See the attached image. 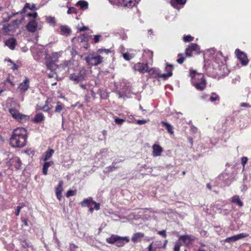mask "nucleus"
Instances as JSON below:
<instances>
[{
	"label": "nucleus",
	"instance_id": "1",
	"mask_svg": "<svg viewBox=\"0 0 251 251\" xmlns=\"http://www.w3.org/2000/svg\"><path fill=\"white\" fill-rule=\"evenodd\" d=\"M27 131L24 127L14 129L10 138V144L13 148H23L27 144Z\"/></svg>",
	"mask_w": 251,
	"mask_h": 251
},
{
	"label": "nucleus",
	"instance_id": "2",
	"mask_svg": "<svg viewBox=\"0 0 251 251\" xmlns=\"http://www.w3.org/2000/svg\"><path fill=\"white\" fill-rule=\"evenodd\" d=\"M189 76L191 78L192 85L197 90L203 91L205 88L207 83L203 74L199 73L195 70H190Z\"/></svg>",
	"mask_w": 251,
	"mask_h": 251
},
{
	"label": "nucleus",
	"instance_id": "3",
	"mask_svg": "<svg viewBox=\"0 0 251 251\" xmlns=\"http://www.w3.org/2000/svg\"><path fill=\"white\" fill-rule=\"evenodd\" d=\"M20 105L17 104L16 106L10 107L8 109L9 112L12 118L19 122L23 124L29 120V116L23 114L19 112Z\"/></svg>",
	"mask_w": 251,
	"mask_h": 251
},
{
	"label": "nucleus",
	"instance_id": "4",
	"mask_svg": "<svg viewBox=\"0 0 251 251\" xmlns=\"http://www.w3.org/2000/svg\"><path fill=\"white\" fill-rule=\"evenodd\" d=\"M36 9V5L34 4H30L29 3H26L25 4L23 8L20 11L15 12V13H11L9 14L7 12L4 13L2 14V18L3 19L5 22L8 21L10 19H11L14 16L18 15V14H24L25 13L27 9H29L31 10H34Z\"/></svg>",
	"mask_w": 251,
	"mask_h": 251
},
{
	"label": "nucleus",
	"instance_id": "5",
	"mask_svg": "<svg viewBox=\"0 0 251 251\" xmlns=\"http://www.w3.org/2000/svg\"><path fill=\"white\" fill-rule=\"evenodd\" d=\"M103 57L96 53H90L85 57L87 63L90 66H98L103 62Z\"/></svg>",
	"mask_w": 251,
	"mask_h": 251
},
{
	"label": "nucleus",
	"instance_id": "6",
	"mask_svg": "<svg viewBox=\"0 0 251 251\" xmlns=\"http://www.w3.org/2000/svg\"><path fill=\"white\" fill-rule=\"evenodd\" d=\"M87 72L86 69L82 68L79 70L78 73L71 74L69 76V79L75 83H78L85 79L87 76Z\"/></svg>",
	"mask_w": 251,
	"mask_h": 251
},
{
	"label": "nucleus",
	"instance_id": "7",
	"mask_svg": "<svg viewBox=\"0 0 251 251\" xmlns=\"http://www.w3.org/2000/svg\"><path fill=\"white\" fill-rule=\"evenodd\" d=\"M109 1L113 5L131 8L138 4L140 0H109Z\"/></svg>",
	"mask_w": 251,
	"mask_h": 251
},
{
	"label": "nucleus",
	"instance_id": "8",
	"mask_svg": "<svg viewBox=\"0 0 251 251\" xmlns=\"http://www.w3.org/2000/svg\"><path fill=\"white\" fill-rule=\"evenodd\" d=\"M200 52V49L199 46L197 44L191 43L186 48L185 55L187 57H190L192 56L193 52L196 54H199Z\"/></svg>",
	"mask_w": 251,
	"mask_h": 251
},
{
	"label": "nucleus",
	"instance_id": "9",
	"mask_svg": "<svg viewBox=\"0 0 251 251\" xmlns=\"http://www.w3.org/2000/svg\"><path fill=\"white\" fill-rule=\"evenodd\" d=\"M148 68H149V65L148 63H145L138 62L134 64L133 67V70L135 72H138L140 74H144L145 73H147V70Z\"/></svg>",
	"mask_w": 251,
	"mask_h": 251
},
{
	"label": "nucleus",
	"instance_id": "10",
	"mask_svg": "<svg viewBox=\"0 0 251 251\" xmlns=\"http://www.w3.org/2000/svg\"><path fill=\"white\" fill-rule=\"evenodd\" d=\"M56 62H54L53 61H51L50 60V59L46 58V65L48 70H50L52 73V75L49 74V76L50 77H53L54 75H56L55 73V71L57 68V65L56 64Z\"/></svg>",
	"mask_w": 251,
	"mask_h": 251
},
{
	"label": "nucleus",
	"instance_id": "11",
	"mask_svg": "<svg viewBox=\"0 0 251 251\" xmlns=\"http://www.w3.org/2000/svg\"><path fill=\"white\" fill-rule=\"evenodd\" d=\"M153 52L149 50H145L143 53V60L149 65L153 62Z\"/></svg>",
	"mask_w": 251,
	"mask_h": 251
},
{
	"label": "nucleus",
	"instance_id": "12",
	"mask_svg": "<svg viewBox=\"0 0 251 251\" xmlns=\"http://www.w3.org/2000/svg\"><path fill=\"white\" fill-rule=\"evenodd\" d=\"M235 53L237 58L239 59L243 65H246L248 64L249 60L246 53L241 51L239 49H236L235 50Z\"/></svg>",
	"mask_w": 251,
	"mask_h": 251
},
{
	"label": "nucleus",
	"instance_id": "13",
	"mask_svg": "<svg viewBox=\"0 0 251 251\" xmlns=\"http://www.w3.org/2000/svg\"><path fill=\"white\" fill-rule=\"evenodd\" d=\"M170 67L171 69L174 68V66L172 64H170L168 63H166V71L167 72L166 74H157V77L159 78H163L164 80L167 79L169 77L173 75L172 69L168 70L167 68Z\"/></svg>",
	"mask_w": 251,
	"mask_h": 251
},
{
	"label": "nucleus",
	"instance_id": "14",
	"mask_svg": "<svg viewBox=\"0 0 251 251\" xmlns=\"http://www.w3.org/2000/svg\"><path fill=\"white\" fill-rule=\"evenodd\" d=\"M249 234L247 233H242L237 235H234L231 237H227L225 239L224 242L226 243H230L232 242H235L240 239L246 237L248 236Z\"/></svg>",
	"mask_w": 251,
	"mask_h": 251
},
{
	"label": "nucleus",
	"instance_id": "15",
	"mask_svg": "<svg viewBox=\"0 0 251 251\" xmlns=\"http://www.w3.org/2000/svg\"><path fill=\"white\" fill-rule=\"evenodd\" d=\"M26 28L28 31L32 33L35 32L37 28V23L36 20L35 19L30 20L27 24Z\"/></svg>",
	"mask_w": 251,
	"mask_h": 251
},
{
	"label": "nucleus",
	"instance_id": "16",
	"mask_svg": "<svg viewBox=\"0 0 251 251\" xmlns=\"http://www.w3.org/2000/svg\"><path fill=\"white\" fill-rule=\"evenodd\" d=\"M29 80L28 78L25 77L24 81L21 83L19 86L18 89L22 92H25L29 87Z\"/></svg>",
	"mask_w": 251,
	"mask_h": 251
},
{
	"label": "nucleus",
	"instance_id": "17",
	"mask_svg": "<svg viewBox=\"0 0 251 251\" xmlns=\"http://www.w3.org/2000/svg\"><path fill=\"white\" fill-rule=\"evenodd\" d=\"M63 182L62 180H60L57 186L55 188V194L57 198L60 201L62 196V192L63 191Z\"/></svg>",
	"mask_w": 251,
	"mask_h": 251
},
{
	"label": "nucleus",
	"instance_id": "18",
	"mask_svg": "<svg viewBox=\"0 0 251 251\" xmlns=\"http://www.w3.org/2000/svg\"><path fill=\"white\" fill-rule=\"evenodd\" d=\"M5 44L9 49L13 50L15 49V47L17 44V42L15 38L12 37L6 40L5 42Z\"/></svg>",
	"mask_w": 251,
	"mask_h": 251
},
{
	"label": "nucleus",
	"instance_id": "19",
	"mask_svg": "<svg viewBox=\"0 0 251 251\" xmlns=\"http://www.w3.org/2000/svg\"><path fill=\"white\" fill-rule=\"evenodd\" d=\"M51 99L48 98L45 101V104L44 106H41L37 105L36 109L37 110H43L45 112H49L51 109V108L49 106V103L50 102Z\"/></svg>",
	"mask_w": 251,
	"mask_h": 251
},
{
	"label": "nucleus",
	"instance_id": "20",
	"mask_svg": "<svg viewBox=\"0 0 251 251\" xmlns=\"http://www.w3.org/2000/svg\"><path fill=\"white\" fill-rule=\"evenodd\" d=\"M163 149L162 147L158 144H154L152 146V155L153 156H160Z\"/></svg>",
	"mask_w": 251,
	"mask_h": 251
},
{
	"label": "nucleus",
	"instance_id": "21",
	"mask_svg": "<svg viewBox=\"0 0 251 251\" xmlns=\"http://www.w3.org/2000/svg\"><path fill=\"white\" fill-rule=\"evenodd\" d=\"M20 15V18L13 20L11 24H10L14 29L18 28L20 25L25 20V16L23 14Z\"/></svg>",
	"mask_w": 251,
	"mask_h": 251
},
{
	"label": "nucleus",
	"instance_id": "22",
	"mask_svg": "<svg viewBox=\"0 0 251 251\" xmlns=\"http://www.w3.org/2000/svg\"><path fill=\"white\" fill-rule=\"evenodd\" d=\"M129 242V239L128 237L120 236L115 245L118 247H122L125 246L126 243H128Z\"/></svg>",
	"mask_w": 251,
	"mask_h": 251
},
{
	"label": "nucleus",
	"instance_id": "23",
	"mask_svg": "<svg viewBox=\"0 0 251 251\" xmlns=\"http://www.w3.org/2000/svg\"><path fill=\"white\" fill-rule=\"evenodd\" d=\"M179 240L185 243L189 244L190 242L194 241L195 237L191 235H181L179 237Z\"/></svg>",
	"mask_w": 251,
	"mask_h": 251
},
{
	"label": "nucleus",
	"instance_id": "24",
	"mask_svg": "<svg viewBox=\"0 0 251 251\" xmlns=\"http://www.w3.org/2000/svg\"><path fill=\"white\" fill-rule=\"evenodd\" d=\"M144 237V233L142 232H136L134 233L131 238V241L133 243H137L141 241L142 239Z\"/></svg>",
	"mask_w": 251,
	"mask_h": 251
},
{
	"label": "nucleus",
	"instance_id": "25",
	"mask_svg": "<svg viewBox=\"0 0 251 251\" xmlns=\"http://www.w3.org/2000/svg\"><path fill=\"white\" fill-rule=\"evenodd\" d=\"M61 54L62 53L61 51L53 52L51 54V55L49 56H46V58L50 59V60L51 61L52 60L54 62H57L59 57L61 56Z\"/></svg>",
	"mask_w": 251,
	"mask_h": 251
},
{
	"label": "nucleus",
	"instance_id": "26",
	"mask_svg": "<svg viewBox=\"0 0 251 251\" xmlns=\"http://www.w3.org/2000/svg\"><path fill=\"white\" fill-rule=\"evenodd\" d=\"M71 29L69 27L65 25H62L60 26L61 34L67 36L71 34Z\"/></svg>",
	"mask_w": 251,
	"mask_h": 251
},
{
	"label": "nucleus",
	"instance_id": "27",
	"mask_svg": "<svg viewBox=\"0 0 251 251\" xmlns=\"http://www.w3.org/2000/svg\"><path fill=\"white\" fill-rule=\"evenodd\" d=\"M119 237L120 236L117 235L112 234L110 237L106 238V241L107 243L110 244H116Z\"/></svg>",
	"mask_w": 251,
	"mask_h": 251
},
{
	"label": "nucleus",
	"instance_id": "28",
	"mask_svg": "<svg viewBox=\"0 0 251 251\" xmlns=\"http://www.w3.org/2000/svg\"><path fill=\"white\" fill-rule=\"evenodd\" d=\"M186 2V0H171L170 3L174 8H176L178 5H183Z\"/></svg>",
	"mask_w": 251,
	"mask_h": 251
},
{
	"label": "nucleus",
	"instance_id": "29",
	"mask_svg": "<svg viewBox=\"0 0 251 251\" xmlns=\"http://www.w3.org/2000/svg\"><path fill=\"white\" fill-rule=\"evenodd\" d=\"M44 120L45 117L42 113H37L35 115L32 121L34 123H39L43 121Z\"/></svg>",
	"mask_w": 251,
	"mask_h": 251
},
{
	"label": "nucleus",
	"instance_id": "30",
	"mask_svg": "<svg viewBox=\"0 0 251 251\" xmlns=\"http://www.w3.org/2000/svg\"><path fill=\"white\" fill-rule=\"evenodd\" d=\"M54 152L53 149H49L45 152V156L43 157V160L46 161L50 159Z\"/></svg>",
	"mask_w": 251,
	"mask_h": 251
},
{
	"label": "nucleus",
	"instance_id": "31",
	"mask_svg": "<svg viewBox=\"0 0 251 251\" xmlns=\"http://www.w3.org/2000/svg\"><path fill=\"white\" fill-rule=\"evenodd\" d=\"M54 164L53 161H50L48 162H46L43 165V174L44 175H47L48 174V168L51 166L52 165Z\"/></svg>",
	"mask_w": 251,
	"mask_h": 251
},
{
	"label": "nucleus",
	"instance_id": "32",
	"mask_svg": "<svg viewBox=\"0 0 251 251\" xmlns=\"http://www.w3.org/2000/svg\"><path fill=\"white\" fill-rule=\"evenodd\" d=\"M161 123L164 126L166 127V129L170 134H174V132L173 131V127L170 124L164 121H162Z\"/></svg>",
	"mask_w": 251,
	"mask_h": 251
},
{
	"label": "nucleus",
	"instance_id": "33",
	"mask_svg": "<svg viewBox=\"0 0 251 251\" xmlns=\"http://www.w3.org/2000/svg\"><path fill=\"white\" fill-rule=\"evenodd\" d=\"M73 64V61L72 60H66L61 64V66L64 70H68L72 66Z\"/></svg>",
	"mask_w": 251,
	"mask_h": 251
},
{
	"label": "nucleus",
	"instance_id": "34",
	"mask_svg": "<svg viewBox=\"0 0 251 251\" xmlns=\"http://www.w3.org/2000/svg\"><path fill=\"white\" fill-rule=\"evenodd\" d=\"M231 202L237 203L240 207L243 206V202L241 201L239 196L238 195H235L232 198Z\"/></svg>",
	"mask_w": 251,
	"mask_h": 251
},
{
	"label": "nucleus",
	"instance_id": "35",
	"mask_svg": "<svg viewBox=\"0 0 251 251\" xmlns=\"http://www.w3.org/2000/svg\"><path fill=\"white\" fill-rule=\"evenodd\" d=\"M12 162L14 164L16 170H19L21 169L22 166V161L19 157H16L13 159Z\"/></svg>",
	"mask_w": 251,
	"mask_h": 251
},
{
	"label": "nucleus",
	"instance_id": "36",
	"mask_svg": "<svg viewBox=\"0 0 251 251\" xmlns=\"http://www.w3.org/2000/svg\"><path fill=\"white\" fill-rule=\"evenodd\" d=\"M65 108V105L61 101H58L57 105L55 106L54 112L55 113H60L61 110H63Z\"/></svg>",
	"mask_w": 251,
	"mask_h": 251
},
{
	"label": "nucleus",
	"instance_id": "37",
	"mask_svg": "<svg viewBox=\"0 0 251 251\" xmlns=\"http://www.w3.org/2000/svg\"><path fill=\"white\" fill-rule=\"evenodd\" d=\"M14 30L11 24L7 25H4L1 28V31L5 34H8L9 31Z\"/></svg>",
	"mask_w": 251,
	"mask_h": 251
},
{
	"label": "nucleus",
	"instance_id": "38",
	"mask_svg": "<svg viewBox=\"0 0 251 251\" xmlns=\"http://www.w3.org/2000/svg\"><path fill=\"white\" fill-rule=\"evenodd\" d=\"M77 6H80L82 9H86L88 7V3L86 1L79 0L76 3Z\"/></svg>",
	"mask_w": 251,
	"mask_h": 251
},
{
	"label": "nucleus",
	"instance_id": "39",
	"mask_svg": "<svg viewBox=\"0 0 251 251\" xmlns=\"http://www.w3.org/2000/svg\"><path fill=\"white\" fill-rule=\"evenodd\" d=\"M93 200L88 199H85L81 202V205L83 207H90L91 204H92Z\"/></svg>",
	"mask_w": 251,
	"mask_h": 251
},
{
	"label": "nucleus",
	"instance_id": "40",
	"mask_svg": "<svg viewBox=\"0 0 251 251\" xmlns=\"http://www.w3.org/2000/svg\"><path fill=\"white\" fill-rule=\"evenodd\" d=\"M97 54L100 55L103 53L108 54L111 52L110 49H100L97 51Z\"/></svg>",
	"mask_w": 251,
	"mask_h": 251
},
{
	"label": "nucleus",
	"instance_id": "41",
	"mask_svg": "<svg viewBox=\"0 0 251 251\" xmlns=\"http://www.w3.org/2000/svg\"><path fill=\"white\" fill-rule=\"evenodd\" d=\"M116 163L113 162L112 165L109 166L105 168L106 172L109 173L110 172L113 171L116 169L118 168V166H115V164Z\"/></svg>",
	"mask_w": 251,
	"mask_h": 251
},
{
	"label": "nucleus",
	"instance_id": "42",
	"mask_svg": "<svg viewBox=\"0 0 251 251\" xmlns=\"http://www.w3.org/2000/svg\"><path fill=\"white\" fill-rule=\"evenodd\" d=\"M212 96L210 98V100L212 102L215 101H219L220 100V97L215 93L212 92L211 93Z\"/></svg>",
	"mask_w": 251,
	"mask_h": 251
},
{
	"label": "nucleus",
	"instance_id": "43",
	"mask_svg": "<svg viewBox=\"0 0 251 251\" xmlns=\"http://www.w3.org/2000/svg\"><path fill=\"white\" fill-rule=\"evenodd\" d=\"M114 119L115 123L118 125H121L124 122L126 121V119H120L116 116L114 117Z\"/></svg>",
	"mask_w": 251,
	"mask_h": 251
},
{
	"label": "nucleus",
	"instance_id": "44",
	"mask_svg": "<svg viewBox=\"0 0 251 251\" xmlns=\"http://www.w3.org/2000/svg\"><path fill=\"white\" fill-rule=\"evenodd\" d=\"M178 58L177 59L176 62L179 64H182L185 60V57L183 56L182 53L178 54Z\"/></svg>",
	"mask_w": 251,
	"mask_h": 251
},
{
	"label": "nucleus",
	"instance_id": "45",
	"mask_svg": "<svg viewBox=\"0 0 251 251\" xmlns=\"http://www.w3.org/2000/svg\"><path fill=\"white\" fill-rule=\"evenodd\" d=\"M183 38L184 42H190L193 41L194 39V38L190 35H184Z\"/></svg>",
	"mask_w": 251,
	"mask_h": 251
},
{
	"label": "nucleus",
	"instance_id": "46",
	"mask_svg": "<svg viewBox=\"0 0 251 251\" xmlns=\"http://www.w3.org/2000/svg\"><path fill=\"white\" fill-rule=\"evenodd\" d=\"M123 58L126 60H127V61L130 60L133 57V56L131 54H130L128 52H125V53H123Z\"/></svg>",
	"mask_w": 251,
	"mask_h": 251
},
{
	"label": "nucleus",
	"instance_id": "47",
	"mask_svg": "<svg viewBox=\"0 0 251 251\" xmlns=\"http://www.w3.org/2000/svg\"><path fill=\"white\" fill-rule=\"evenodd\" d=\"M21 244L22 247L25 249L28 248L29 247V243L25 239H20Z\"/></svg>",
	"mask_w": 251,
	"mask_h": 251
},
{
	"label": "nucleus",
	"instance_id": "48",
	"mask_svg": "<svg viewBox=\"0 0 251 251\" xmlns=\"http://www.w3.org/2000/svg\"><path fill=\"white\" fill-rule=\"evenodd\" d=\"M147 73H149L150 75H153V74H155L156 75V76L157 77V74H158L159 73H158V72L155 70L154 68H150V67H149V68H148L147 69Z\"/></svg>",
	"mask_w": 251,
	"mask_h": 251
},
{
	"label": "nucleus",
	"instance_id": "49",
	"mask_svg": "<svg viewBox=\"0 0 251 251\" xmlns=\"http://www.w3.org/2000/svg\"><path fill=\"white\" fill-rule=\"evenodd\" d=\"M25 206L24 203H21V205L18 206L17 207L16 211L15 212V215L18 216L19 215L21 210Z\"/></svg>",
	"mask_w": 251,
	"mask_h": 251
},
{
	"label": "nucleus",
	"instance_id": "50",
	"mask_svg": "<svg viewBox=\"0 0 251 251\" xmlns=\"http://www.w3.org/2000/svg\"><path fill=\"white\" fill-rule=\"evenodd\" d=\"M76 194V190H70L67 191L66 196L67 198H69L71 196H75Z\"/></svg>",
	"mask_w": 251,
	"mask_h": 251
},
{
	"label": "nucleus",
	"instance_id": "51",
	"mask_svg": "<svg viewBox=\"0 0 251 251\" xmlns=\"http://www.w3.org/2000/svg\"><path fill=\"white\" fill-rule=\"evenodd\" d=\"M77 13V10L75 7H74L69 8V9L67 11L68 14H70L72 13L76 14Z\"/></svg>",
	"mask_w": 251,
	"mask_h": 251
},
{
	"label": "nucleus",
	"instance_id": "52",
	"mask_svg": "<svg viewBox=\"0 0 251 251\" xmlns=\"http://www.w3.org/2000/svg\"><path fill=\"white\" fill-rule=\"evenodd\" d=\"M9 61L13 63V65L11 67V69L13 70H17L19 68H20L21 67V63H18V64L14 63V62H13L11 60H10Z\"/></svg>",
	"mask_w": 251,
	"mask_h": 251
},
{
	"label": "nucleus",
	"instance_id": "53",
	"mask_svg": "<svg viewBox=\"0 0 251 251\" xmlns=\"http://www.w3.org/2000/svg\"><path fill=\"white\" fill-rule=\"evenodd\" d=\"M181 244L179 242L177 241L175 244L174 248V251H179L180 248Z\"/></svg>",
	"mask_w": 251,
	"mask_h": 251
},
{
	"label": "nucleus",
	"instance_id": "54",
	"mask_svg": "<svg viewBox=\"0 0 251 251\" xmlns=\"http://www.w3.org/2000/svg\"><path fill=\"white\" fill-rule=\"evenodd\" d=\"M47 21L50 24H55V19L54 17H49L47 18Z\"/></svg>",
	"mask_w": 251,
	"mask_h": 251
},
{
	"label": "nucleus",
	"instance_id": "55",
	"mask_svg": "<svg viewBox=\"0 0 251 251\" xmlns=\"http://www.w3.org/2000/svg\"><path fill=\"white\" fill-rule=\"evenodd\" d=\"M27 16L29 17L33 18V19L36 20V18L38 16V14L36 12H34L33 13H28L27 14Z\"/></svg>",
	"mask_w": 251,
	"mask_h": 251
},
{
	"label": "nucleus",
	"instance_id": "56",
	"mask_svg": "<svg viewBox=\"0 0 251 251\" xmlns=\"http://www.w3.org/2000/svg\"><path fill=\"white\" fill-rule=\"evenodd\" d=\"M92 204H95L94 207V209L99 210L100 209V204L99 203L96 202L95 201H92Z\"/></svg>",
	"mask_w": 251,
	"mask_h": 251
},
{
	"label": "nucleus",
	"instance_id": "57",
	"mask_svg": "<svg viewBox=\"0 0 251 251\" xmlns=\"http://www.w3.org/2000/svg\"><path fill=\"white\" fill-rule=\"evenodd\" d=\"M248 161V158L247 157L244 156L241 158V163L244 168L246 164L247 163Z\"/></svg>",
	"mask_w": 251,
	"mask_h": 251
},
{
	"label": "nucleus",
	"instance_id": "58",
	"mask_svg": "<svg viewBox=\"0 0 251 251\" xmlns=\"http://www.w3.org/2000/svg\"><path fill=\"white\" fill-rule=\"evenodd\" d=\"M158 234L162 236L163 237L165 238L167 236L166 231L165 230H162L161 231H159L158 232Z\"/></svg>",
	"mask_w": 251,
	"mask_h": 251
},
{
	"label": "nucleus",
	"instance_id": "59",
	"mask_svg": "<svg viewBox=\"0 0 251 251\" xmlns=\"http://www.w3.org/2000/svg\"><path fill=\"white\" fill-rule=\"evenodd\" d=\"M147 123V121L145 120H138L136 121V123L138 125H144Z\"/></svg>",
	"mask_w": 251,
	"mask_h": 251
},
{
	"label": "nucleus",
	"instance_id": "60",
	"mask_svg": "<svg viewBox=\"0 0 251 251\" xmlns=\"http://www.w3.org/2000/svg\"><path fill=\"white\" fill-rule=\"evenodd\" d=\"M21 221L24 223V224L25 226H28V220L27 219L22 217V218H21Z\"/></svg>",
	"mask_w": 251,
	"mask_h": 251
},
{
	"label": "nucleus",
	"instance_id": "61",
	"mask_svg": "<svg viewBox=\"0 0 251 251\" xmlns=\"http://www.w3.org/2000/svg\"><path fill=\"white\" fill-rule=\"evenodd\" d=\"M101 37V36L100 35H96L94 36V40L95 43H98L100 41V39Z\"/></svg>",
	"mask_w": 251,
	"mask_h": 251
},
{
	"label": "nucleus",
	"instance_id": "62",
	"mask_svg": "<svg viewBox=\"0 0 251 251\" xmlns=\"http://www.w3.org/2000/svg\"><path fill=\"white\" fill-rule=\"evenodd\" d=\"M240 106L242 107H250L251 105H250L249 103L246 102H242L240 103Z\"/></svg>",
	"mask_w": 251,
	"mask_h": 251
},
{
	"label": "nucleus",
	"instance_id": "63",
	"mask_svg": "<svg viewBox=\"0 0 251 251\" xmlns=\"http://www.w3.org/2000/svg\"><path fill=\"white\" fill-rule=\"evenodd\" d=\"M6 81L9 83L10 84V85L11 86H14L15 85V83L13 82V81H12L10 78V77H8L6 79Z\"/></svg>",
	"mask_w": 251,
	"mask_h": 251
},
{
	"label": "nucleus",
	"instance_id": "64",
	"mask_svg": "<svg viewBox=\"0 0 251 251\" xmlns=\"http://www.w3.org/2000/svg\"><path fill=\"white\" fill-rule=\"evenodd\" d=\"M153 242L151 243L148 247V251H153L152 248Z\"/></svg>",
	"mask_w": 251,
	"mask_h": 251
}]
</instances>
